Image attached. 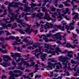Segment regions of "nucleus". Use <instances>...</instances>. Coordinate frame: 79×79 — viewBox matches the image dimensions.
Wrapping results in <instances>:
<instances>
[{"label": "nucleus", "mask_w": 79, "mask_h": 79, "mask_svg": "<svg viewBox=\"0 0 79 79\" xmlns=\"http://www.w3.org/2000/svg\"><path fill=\"white\" fill-rule=\"evenodd\" d=\"M22 21H23V20H17V22L18 23H20L21 24L23 27H26V26H25V25H27V27H27L26 30H24L25 32H27V33L28 34H29V35L31 34V32H34V30L33 29H30L31 25H30V26H29L28 24H26V23L22 22Z\"/></svg>", "instance_id": "1"}, {"label": "nucleus", "mask_w": 79, "mask_h": 79, "mask_svg": "<svg viewBox=\"0 0 79 79\" xmlns=\"http://www.w3.org/2000/svg\"><path fill=\"white\" fill-rule=\"evenodd\" d=\"M63 56H62L59 57L58 60L59 61H61L63 63H62V64H63V65H65L64 68V69H65L66 68H67V64L69 62L68 60H71V58Z\"/></svg>", "instance_id": "2"}, {"label": "nucleus", "mask_w": 79, "mask_h": 79, "mask_svg": "<svg viewBox=\"0 0 79 79\" xmlns=\"http://www.w3.org/2000/svg\"><path fill=\"white\" fill-rule=\"evenodd\" d=\"M44 45H47V46H45V47L47 48L44 50V51L46 52V53H52V55H55V53L52 52V50H53V48H48L49 47V45L47 44H46L45 43L44 44Z\"/></svg>", "instance_id": "3"}, {"label": "nucleus", "mask_w": 79, "mask_h": 79, "mask_svg": "<svg viewBox=\"0 0 79 79\" xmlns=\"http://www.w3.org/2000/svg\"><path fill=\"white\" fill-rule=\"evenodd\" d=\"M31 4H30L29 5L31 6V8L33 9V10H37V12H40V8L36 7L35 9H33V7H34L35 6H40L42 5V3H40L39 4L36 5L35 4L33 3V2H31Z\"/></svg>", "instance_id": "4"}, {"label": "nucleus", "mask_w": 79, "mask_h": 79, "mask_svg": "<svg viewBox=\"0 0 79 79\" xmlns=\"http://www.w3.org/2000/svg\"><path fill=\"white\" fill-rule=\"evenodd\" d=\"M8 10L9 11V16L11 18H16L17 15H15L13 13H11L13 12V10L10 9V6L8 7Z\"/></svg>", "instance_id": "5"}, {"label": "nucleus", "mask_w": 79, "mask_h": 79, "mask_svg": "<svg viewBox=\"0 0 79 79\" xmlns=\"http://www.w3.org/2000/svg\"><path fill=\"white\" fill-rule=\"evenodd\" d=\"M19 5H23V3H21L20 2H15L14 5H9V7H14V8H18V7H19V6H18Z\"/></svg>", "instance_id": "6"}, {"label": "nucleus", "mask_w": 79, "mask_h": 79, "mask_svg": "<svg viewBox=\"0 0 79 79\" xmlns=\"http://www.w3.org/2000/svg\"><path fill=\"white\" fill-rule=\"evenodd\" d=\"M46 24L45 25V29L46 30L47 28H52L53 27V24L49 23L48 22L46 23Z\"/></svg>", "instance_id": "7"}, {"label": "nucleus", "mask_w": 79, "mask_h": 79, "mask_svg": "<svg viewBox=\"0 0 79 79\" xmlns=\"http://www.w3.org/2000/svg\"><path fill=\"white\" fill-rule=\"evenodd\" d=\"M42 18H43L44 19H46L47 21H49L51 18L50 17V15H48V13L46 12L45 13V17H43Z\"/></svg>", "instance_id": "8"}, {"label": "nucleus", "mask_w": 79, "mask_h": 79, "mask_svg": "<svg viewBox=\"0 0 79 79\" xmlns=\"http://www.w3.org/2000/svg\"><path fill=\"white\" fill-rule=\"evenodd\" d=\"M54 36L57 37V40L58 39H59V40H62V36L61 35H60V34L59 33H57L56 34L54 35Z\"/></svg>", "instance_id": "9"}, {"label": "nucleus", "mask_w": 79, "mask_h": 79, "mask_svg": "<svg viewBox=\"0 0 79 79\" xmlns=\"http://www.w3.org/2000/svg\"><path fill=\"white\" fill-rule=\"evenodd\" d=\"M2 58H3V60H4V61H8V60H6L5 59H7V60H11V58L9 57L7 55H4L3 56Z\"/></svg>", "instance_id": "10"}, {"label": "nucleus", "mask_w": 79, "mask_h": 79, "mask_svg": "<svg viewBox=\"0 0 79 79\" xmlns=\"http://www.w3.org/2000/svg\"><path fill=\"white\" fill-rule=\"evenodd\" d=\"M48 65L45 67V68H53V64L51 63L50 62H48Z\"/></svg>", "instance_id": "11"}, {"label": "nucleus", "mask_w": 79, "mask_h": 79, "mask_svg": "<svg viewBox=\"0 0 79 79\" xmlns=\"http://www.w3.org/2000/svg\"><path fill=\"white\" fill-rule=\"evenodd\" d=\"M58 52H61V50L59 47H58L56 48V50H53L52 51V52L53 53H57V55H59V53H58Z\"/></svg>", "instance_id": "12"}, {"label": "nucleus", "mask_w": 79, "mask_h": 79, "mask_svg": "<svg viewBox=\"0 0 79 79\" xmlns=\"http://www.w3.org/2000/svg\"><path fill=\"white\" fill-rule=\"evenodd\" d=\"M54 27H57V28L58 29H60L61 31H64V26H62L61 25H60L59 26H58L57 25H54Z\"/></svg>", "instance_id": "13"}, {"label": "nucleus", "mask_w": 79, "mask_h": 79, "mask_svg": "<svg viewBox=\"0 0 79 79\" xmlns=\"http://www.w3.org/2000/svg\"><path fill=\"white\" fill-rule=\"evenodd\" d=\"M46 55H47V54H44L43 55L40 56L42 60V61H45L44 60H46V58H45V57L46 56Z\"/></svg>", "instance_id": "14"}, {"label": "nucleus", "mask_w": 79, "mask_h": 79, "mask_svg": "<svg viewBox=\"0 0 79 79\" xmlns=\"http://www.w3.org/2000/svg\"><path fill=\"white\" fill-rule=\"evenodd\" d=\"M68 52H70V53H67V56H64V57H68V58H69L68 57H69V58H73V55L70 54V53H73V52L72 51H68Z\"/></svg>", "instance_id": "15"}, {"label": "nucleus", "mask_w": 79, "mask_h": 79, "mask_svg": "<svg viewBox=\"0 0 79 79\" xmlns=\"http://www.w3.org/2000/svg\"><path fill=\"white\" fill-rule=\"evenodd\" d=\"M21 16H22V18H24V13L23 12V13H22L21 14V15H19V18H16H16H15V19H17L16 20V21H19V19H20L21 18Z\"/></svg>", "instance_id": "16"}, {"label": "nucleus", "mask_w": 79, "mask_h": 79, "mask_svg": "<svg viewBox=\"0 0 79 79\" xmlns=\"http://www.w3.org/2000/svg\"><path fill=\"white\" fill-rule=\"evenodd\" d=\"M43 40H44L45 42H48L49 41L52 42V41H55V40H52V39L48 40V38H47V37H44L43 38Z\"/></svg>", "instance_id": "17"}, {"label": "nucleus", "mask_w": 79, "mask_h": 79, "mask_svg": "<svg viewBox=\"0 0 79 79\" xmlns=\"http://www.w3.org/2000/svg\"><path fill=\"white\" fill-rule=\"evenodd\" d=\"M23 5L25 7V10L26 11H27L29 12L30 11V10H31V7H28L27 6H26L25 4Z\"/></svg>", "instance_id": "18"}, {"label": "nucleus", "mask_w": 79, "mask_h": 79, "mask_svg": "<svg viewBox=\"0 0 79 79\" xmlns=\"http://www.w3.org/2000/svg\"><path fill=\"white\" fill-rule=\"evenodd\" d=\"M43 15H44L43 13H40L37 15V17H38L40 19H44V18H42L41 17L42 16H43Z\"/></svg>", "instance_id": "19"}, {"label": "nucleus", "mask_w": 79, "mask_h": 79, "mask_svg": "<svg viewBox=\"0 0 79 79\" xmlns=\"http://www.w3.org/2000/svg\"><path fill=\"white\" fill-rule=\"evenodd\" d=\"M41 8L42 9V11L43 12H47L48 11H49V10H47L45 7H42Z\"/></svg>", "instance_id": "20"}, {"label": "nucleus", "mask_w": 79, "mask_h": 79, "mask_svg": "<svg viewBox=\"0 0 79 79\" xmlns=\"http://www.w3.org/2000/svg\"><path fill=\"white\" fill-rule=\"evenodd\" d=\"M43 53L42 52H41L38 54H36V53H34V55H35V56L36 58H39V56H39V55H42Z\"/></svg>", "instance_id": "21"}, {"label": "nucleus", "mask_w": 79, "mask_h": 79, "mask_svg": "<svg viewBox=\"0 0 79 79\" xmlns=\"http://www.w3.org/2000/svg\"><path fill=\"white\" fill-rule=\"evenodd\" d=\"M50 9H51V11H53V12H55V10H56V8H55L53 7V6H50Z\"/></svg>", "instance_id": "22"}, {"label": "nucleus", "mask_w": 79, "mask_h": 79, "mask_svg": "<svg viewBox=\"0 0 79 79\" xmlns=\"http://www.w3.org/2000/svg\"><path fill=\"white\" fill-rule=\"evenodd\" d=\"M62 4H64V5L67 6H71V5L68 4V3L66 2H62Z\"/></svg>", "instance_id": "23"}, {"label": "nucleus", "mask_w": 79, "mask_h": 79, "mask_svg": "<svg viewBox=\"0 0 79 79\" xmlns=\"http://www.w3.org/2000/svg\"><path fill=\"white\" fill-rule=\"evenodd\" d=\"M48 60H49V61H50V62L51 63V62H57V61L54 60V59H53V58L48 59Z\"/></svg>", "instance_id": "24"}, {"label": "nucleus", "mask_w": 79, "mask_h": 79, "mask_svg": "<svg viewBox=\"0 0 79 79\" xmlns=\"http://www.w3.org/2000/svg\"><path fill=\"white\" fill-rule=\"evenodd\" d=\"M67 34V33L64 34V35L62 36V38H63L64 40V41H66V36L68 35Z\"/></svg>", "instance_id": "25"}, {"label": "nucleus", "mask_w": 79, "mask_h": 79, "mask_svg": "<svg viewBox=\"0 0 79 79\" xmlns=\"http://www.w3.org/2000/svg\"><path fill=\"white\" fill-rule=\"evenodd\" d=\"M74 10H76V8L72 9V12H73V14H72V15H73H73H77V14L78 13H76L75 12V11Z\"/></svg>", "instance_id": "26"}, {"label": "nucleus", "mask_w": 79, "mask_h": 79, "mask_svg": "<svg viewBox=\"0 0 79 79\" xmlns=\"http://www.w3.org/2000/svg\"><path fill=\"white\" fill-rule=\"evenodd\" d=\"M57 69H60V67L58 65L56 66V68L54 70V72H56V73L58 72V70H57Z\"/></svg>", "instance_id": "27"}, {"label": "nucleus", "mask_w": 79, "mask_h": 79, "mask_svg": "<svg viewBox=\"0 0 79 79\" xmlns=\"http://www.w3.org/2000/svg\"><path fill=\"white\" fill-rule=\"evenodd\" d=\"M14 73H22V72H21L20 70H14Z\"/></svg>", "instance_id": "28"}, {"label": "nucleus", "mask_w": 79, "mask_h": 79, "mask_svg": "<svg viewBox=\"0 0 79 79\" xmlns=\"http://www.w3.org/2000/svg\"><path fill=\"white\" fill-rule=\"evenodd\" d=\"M1 64L4 67H6V66H7V63L6 62H3L2 64Z\"/></svg>", "instance_id": "29"}, {"label": "nucleus", "mask_w": 79, "mask_h": 79, "mask_svg": "<svg viewBox=\"0 0 79 79\" xmlns=\"http://www.w3.org/2000/svg\"><path fill=\"white\" fill-rule=\"evenodd\" d=\"M6 23H9L8 21H6L5 23H2L1 24L2 25V27H6Z\"/></svg>", "instance_id": "30"}, {"label": "nucleus", "mask_w": 79, "mask_h": 79, "mask_svg": "<svg viewBox=\"0 0 79 79\" xmlns=\"http://www.w3.org/2000/svg\"><path fill=\"white\" fill-rule=\"evenodd\" d=\"M48 2V0H44V2L43 4V6H45V5H46L47 2Z\"/></svg>", "instance_id": "31"}, {"label": "nucleus", "mask_w": 79, "mask_h": 79, "mask_svg": "<svg viewBox=\"0 0 79 79\" xmlns=\"http://www.w3.org/2000/svg\"><path fill=\"white\" fill-rule=\"evenodd\" d=\"M11 56L12 58H14L15 60L16 59V53L14 54L13 55H11Z\"/></svg>", "instance_id": "32"}, {"label": "nucleus", "mask_w": 79, "mask_h": 79, "mask_svg": "<svg viewBox=\"0 0 79 79\" xmlns=\"http://www.w3.org/2000/svg\"><path fill=\"white\" fill-rule=\"evenodd\" d=\"M71 45L69 43L67 44L66 45H65V47L67 48H70V47H71Z\"/></svg>", "instance_id": "33"}, {"label": "nucleus", "mask_w": 79, "mask_h": 79, "mask_svg": "<svg viewBox=\"0 0 79 79\" xmlns=\"http://www.w3.org/2000/svg\"><path fill=\"white\" fill-rule=\"evenodd\" d=\"M9 38V40H14V39H15L14 36H10Z\"/></svg>", "instance_id": "34"}, {"label": "nucleus", "mask_w": 79, "mask_h": 79, "mask_svg": "<svg viewBox=\"0 0 79 79\" xmlns=\"http://www.w3.org/2000/svg\"><path fill=\"white\" fill-rule=\"evenodd\" d=\"M33 46L34 48H37L38 47V44L37 43H35L33 44Z\"/></svg>", "instance_id": "35"}, {"label": "nucleus", "mask_w": 79, "mask_h": 79, "mask_svg": "<svg viewBox=\"0 0 79 79\" xmlns=\"http://www.w3.org/2000/svg\"><path fill=\"white\" fill-rule=\"evenodd\" d=\"M23 42H25V43H28L29 40L27 39V38H25L23 40Z\"/></svg>", "instance_id": "36"}, {"label": "nucleus", "mask_w": 79, "mask_h": 79, "mask_svg": "<svg viewBox=\"0 0 79 79\" xmlns=\"http://www.w3.org/2000/svg\"><path fill=\"white\" fill-rule=\"evenodd\" d=\"M24 30H21L20 31V32L21 34H25V32H24Z\"/></svg>", "instance_id": "37"}, {"label": "nucleus", "mask_w": 79, "mask_h": 79, "mask_svg": "<svg viewBox=\"0 0 79 79\" xmlns=\"http://www.w3.org/2000/svg\"><path fill=\"white\" fill-rule=\"evenodd\" d=\"M70 53V52H69L68 50H65V52H61V53Z\"/></svg>", "instance_id": "38"}, {"label": "nucleus", "mask_w": 79, "mask_h": 79, "mask_svg": "<svg viewBox=\"0 0 79 79\" xmlns=\"http://www.w3.org/2000/svg\"><path fill=\"white\" fill-rule=\"evenodd\" d=\"M57 18H60L58 19V21H60L61 20H62V19H63L61 18V16H59Z\"/></svg>", "instance_id": "39"}, {"label": "nucleus", "mask_w": 79, "mask_h": 79, "mask_svg": "<svg viewBox=\"0 0 79 79\" xmlns=\"http://www.w3.org/2000/svg\"><path fill=\"white\" fill-rule=\"evenodd\" d=\"M71 63L72 64H77V63L76 61H74L73 60H72L71 61Z\"/></svg>", "instance_id": "40"}, {"label": "nucleus", "mask_w": 79, "mask_h": 79, "mask_svg": "<svg viewBox=\"0 0 79 79\" xmlns=\"http://www.w3.org/2000/svg\"><path fill=\"white\" fill-rule=\"evenodd\" d=\"M15 60V61H16V63H19V62L20 61V60H21V58H19L18 60H17L16 59Z\"/></svg>", "instance_id": "41"}, {"label": "nucleus", "mask_w": 79, "mask_h": 79, "mask_svg": "<svg viewBox=\"0 0 79 79\" xmlns=\"http://www.w3.org/2000/svg\"><path fill=\"white\" fill-rule=\"evenodd\" d=\"M78 16H79V14L77 13V15H75V17H73V19H75L76 18H77L78 17Z\"/></svg>", "instance_id": "42"}, {"label": "nucleus", "mask_w": 79, "mask_h": 79, "mask_svg": "<svg viewBox=\"0 0 79 79\" xmlns=\"http://www.w3.org/2000/svg\"><path fill=\"white\" fill-rule=\"evenodd\" d=\"M16 55L17 57H21V54H19L18 53H16Z\"/></svg>", "instance_id": "43"}, {"label": "nucleus", "mask_w": 79, "mask_h": 79, "mask_svg": "<svg viewBox=\"0 0 79 79\" xmlns=\"http://www.w3.org/2000/svg\"><path fill=\"white\" fill-rule=\"evenodd\" d=\"M1 52L2 53H7V50H3L1 51Z\"/></svg>", "instance_id": "44"}, {"label": "nucleus", "mask_w": 79, "mask_h": 79, "mask_svg": "<svg viewBox=\"0 0 79 79\" xmlns=\"http://www.w3.org/2000/svg\"><path fill=\"white\" fill-rule=\"evenodd\" d=\"M53 29H54V30H52L51 31V32L53 33H54L56 31H57V29H56L55 28H54Z\"/></svg>", "instance_id": "45"}, {"label": "nucleus", "mask_w": 79, "mask_h": 79, "mask_svg": "<svg viewBox=\"0 0 79 79\" xmlns=\"http://www.w3.org/2000/svg\"><path fill=\"white\" fill-rule=\"evenodd\" d=\"M50 20H52V23H55V22H56V19H53V18H50Z\"/></svg>", "instance_id": "46"}, {"label": "nucleus", "mask_w": 79, "mask_h": 79, "mask_svg": "<svg viewBox=\"0 0 79 79\" xmlns=\"http://www.w3.org/2000/svg\"><path fill=\"white\" fill-rule=\"evenodd\" d=\"M2 48L3 49H6V46L3 44H2Z\"/></svg>", "instance_id": "47"}, {"label": "nucleus", "mask_w": 79, "mask_h": 79, "mask_svg": "<svg viewBox=\"0 0 79 79\" xmlns=\"http://www.w3.org/2000/svg\"><path fill=\"white\" fill-rule=\"evenodd\" d=\"M29 76H30V77H33V73L32 72L31 73H30L28 74Z\"/></svg>", "instance_id": "48"}, {"label": "nucleus", "mask_w": 79, "mask_h": 79, "mask_svg": "<svg viewBox=\"0 0 79 79\" xmlns=\"http://www.w3.org/2000/svg\"><path fill=\"white\" fill-rule=\"evenodd\" d=\"M34 43L33 42H31V41H30L28 43V44L31 45H32V44Z\"/></svg>", "instance_id": "49"}, {"label": "nucleus", "mask_w": 79, "mask_h": 79, "mask_svg": "<svg viewBox=\"0 0 79 79\" xmlns=\"http://www.w3.org/2000/svg\"><path fill=\"white\" fill-rule=\"evenodd\" d=\"M53 72H52L51 73V74L50 75V76H49L50 77H53Z\"/></svg>", "instance_id": "50"}, {"label": "nucleus", "mask_w": 79, "mask_h": 79, "mask_svg": "<svg viewBox=\"0 0 79 79\" xmlns=\"http://www.w3.org/2000/svg\"><path fill=\"white\" fill-rule=\"evenodd\" d=\"M78 66V65H76L75 67L73 68V69L74 71H76V67Z\"/></svg>", "instance_id": "51"}, {"label": "nucleus", "mask_w": 79, "mask_h": 79, "mask_svg": "<svg viewBox=\"0 0 79 79\" xmlns=\"http://www.w3.org/2000/svg\"><path fill=\"white\" fill-rule=\"evenodd\" d=\"M12 64H13L14 65V67H16V63L15 61H13L12 62Z\"/></svg>", "instance_id": "52"}, {"label": "nucleus", "mask_w": 79, "mask_h": 79, "mask_svg": "<svg viewBox=\"0 0 79 79\" xmlns=\"http://www.w3.org/2000/svg\"><path fill=\"white\" fill-rule=\"evenodd\" d=\"M37 77H38L39 78L40 77H41V75H37L35 76V79L37 78Z\"/></svg>", "instance_id": "53"}, {"label": "nucleus", "mask_w": 79, "mask_h": 79, "mask_svg": "<svg viewBox=\"0 0 79 79\" xmlns=\"http://www.w3.org/2000/svg\"><path fill=\"white\" fill-rule=\"evenodd\" d=\"M19 9H18V10H16L15 12L16 13H17V16H18V15H19V13H18V12H19Z\"/></svg>", "instance_id": "54"}, {"label": "nucleus", "mask_w": 79, "mask_h": 79, "mask_svg": "<svg viewBox=\"0 0 79 79\" xmlns=\"http://www.w3.org/2000/svg\"><path fill=\"white\" fill-rule=\"evenodd\" d=\"M17 44H18V42L16 41L14 43H13L12 44V45L14 46H15L16 45H17Z\"/></svg>", "instance_id": "55"}, {"label": "nucleus", "mask_w": 79, "mask_h": 79, "mask_svg": "<svg viewBox=\"0 0 79 79\" xmlns=\"http://www.w3.org/2000/svg\"><path fill=\"white\" fill-rule=\"evenodd\" d=\"M24 64L25 65H27V66H30V65H29V64L26 62H24Z\"/></svg>", "instance_id": "56"}, {"label": "nucleus", "mask_w": 79, "mask_h": 79, "mask_svg": "<svg viewBox=\"0 0 79 79\" xmlns=\"http://www.w3.org/2000/svg\"><path fill=\"white\" fill-rule=\"evenodd\" d=\"M17 49H18L17 51H18V52H21V49H20V48L19 47H17Z\"/></svg>", "instance_id": "57"}, {"label": "nucleus", "mask_w": 79, "mask_h": 79, "mask_svg": "<svg viewBox=\"0 0 79 79\" xmlns=\"http://www.w3.org/2000/svg\"><path fill=\"white\" fill-rule=\"evenodd\" d=\"M11 26H12V24L10 23L8 24L7 26H6V27H10Z\"/></svg>", "instance_id": "58"}, {"label": "nucleus", "mask_w": 79, "mask_h": 79, "mask_svg": "<svg viewBox=\"0 0 79 79\" xmlns=\"http://www.w3.org/2000/svg\"><path fill=\"white\" fill-rule=\"evenodd\" d=\"M62 13H63L64 14V15H66V10H64L62 11Z\"/></svg>", "instance_id": "59"}, {"label": "nucleus", "mask_w": 79, "mask_h": 79, "mask_svg": "<svg viewBox=\"0 0 79 79\" xmlns=\"http://www.w3.org/2000/svg\"><path fill=\"white\" fill-rule=\"evenodd\" d=\"M6 10H4V13L3 14V15H6L7 14V13H6Z\"/></svg>", "instance_id": "60"}, {"label": "nucleus", "mask_w": 79, "mask_h": 79, "mask_svg": "<svg viewBox=\"0 0 79 79\" xmlns=\"http://www.w3.org/2000/svg\"><path fill=\"white\" fill-rule=\"evenodd\" d=\"M52 34H48L46 35V37H50V36H51Z\"/></svg>", "instance_id": "61"}, {"label": "nucleus", "mask_w": 79, "mask_h": 79, "mask_svg": "<svg viewBox=\"0 0 79 79\" xmlns=\"http://www.w3.org/2000/svg\"><path fill=\"white\" fill-rule=\"evenodd\" d=\"M36 13H35V14H33V15L31 17V18H34L35 16V15H36Z\"/></svg>", "instance_id": "62"}, {"label": "nucleus", "mask_w": 79, "mask_h": 79, "mask_svg": "<svg viewBox=\"0 0 79 79\" xmlns=\"http://www.w3.org/2000/svg\"><path fill=\"white\" fill-rule=\"evenodd\" d=\"M59 8H63V4H60L59 6Z\"/></svg>", "instance_id": "63"}, {"label": "nucleus", "mask_w": 79, "mask_h": 79, "mask_svg": "<svg viewBox=\"0 0 79 79\" xmlns=\"http://www.w3.org/2000/svg\"><path fill=\"white\" fill-rule=\"evenodd\" d=\"M69 28L68 25H65V29H66L67 30H68L69 29Z\"/></svg>", "instance_id": "64"}]
</instances>
